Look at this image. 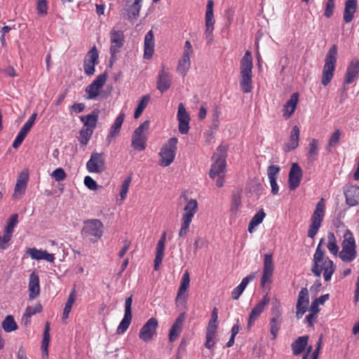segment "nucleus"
I'll return each mask as SVG.
<instances>
[{
    "instance_id": "obj_53",
    "label": "nucleus",
    "mask_w": 359,
    "mask_h": 359,
    "mask_svg": "<svg viewBox=\"0 0 359 359\" xmlns=\"http://www.w3.org/2000/svg\"><path fill=\"white\" fill-rule=\"evenodd\" d=\"M150 100V96L149 95H144L140 101L138 103L137 107L136 108L135 113H134V117L135 118H137L140 116L144 109L147 106Z\"/></svg>"
},
{
    "instance_id": "obj_20",
    "label": "nucleus",
    "mask_w": 359,
    "mask_h": 359,
    "mask_svg": "<svg viewBox=\"0 0 359 359\" xmlns=\"http://www.w3.org/2000/svg\"><path fill=\"white\" fill-rule=\"evenodd\" d=\"M274 271V264L272 254H265L263 264V273L261 278V285L264 287L266 284L271 283V278Z\"/></svg>"
},
{
    "instance_id": "obj_57",
    "label": "nucleus",
    "mask_w": 359,
    "mask_h": 359,
    "mask_svg": "<svg viewBox=\"0 0 359 359\" xmlns=\"http://www.w3.org/2000/svg\"><path fill=\"white\" fill-rule=\"evenodd\" d=\"M282 312L280 303L278 301L273 302L271 308V314L273 316L271 318L282 319Z\"/></svg>"
},
{
    "instance_id": "obj_35",
    "label": "nucleus",
    "mask_w": 359,
    "mask_h": 359,
    "mask_svg": "<svg viewBox=\"0 0 359 359\" xmlns=\"http://www.w3.org/2000/svg\"><path fill=\"white\" fill-rule=\"evenodd\" d=\"M29 292L30 299H34L40 292L39 278L35 272H32L29 276Z\"/></svg>"
},
{
    "instance_id": "obj_10",
    "label": "nucleus",
    "mask_w": 359,
    "mask_h": 359,
    "mask_svg": "<svg viewBox=\"0 0 359 359\" xmlns=\"http://www.w3.org/2000/svg\"><path fill=\"white\" fill-rule=\"evenodd\" d=\"M110 39V62L114 63L117 60V54L121 52L125 43V36L121 30L113 28L109 32Z\"/></svg>"
},
{
    "instance_id": "obj_41",
    "label": "nucleus",
    "mask_w": 359,
    "mask_h": 359,
    "mask_svg": "<svg viewBox=\"0 0 359 359\" xmlns=\"http://www.w3.org/2000/svg\"><path fill=\"white\" fill-rule=\"evenodd\" d=\"M299 134L300 131L299 127L297 126H294L290 133V141L285 145L287 151H289L293 150L299 146Z\"/></svg>"
},
{
    "instance_id": "obj_47",
    "label": "nucleus",
    "mask_w": 359,
    "mask_h": 359,
    "mask_svg": "<svg viewBox=\"0 0 359 359\" xmlns=\"http://www.w3.org/2000/svg\"><path fill=\"white\" fill-rule=\"evenodd\" d=\"M50 323L47 322L46 323V326L44 328L43 332V340L41 341V352H42V356L43 357H48V347L50 341Z\"/></svg>"
},
{
    "instance_id": "obj_42",
    "label": "nucleus",
    "mask_w": 359,
    "mask_h": 359,
    "mask_svg": "<svg viewBox=\"0 0 359 359\" xmlns=\"http://www.w3.org/2000/svg\"><path fill=\"white\" fill-rule=\"evenodd\" d=\"M142 0H135V1L126 9L127 18L133 21L137 19L140 15V11L142 7Z\"/></svg>"
},
{
    "instance_id": "obj_34",
    "label": "nucleus",
    "mask_w": 359,
    "mask_h": 359,
    "mask_svg": "<svg viewBox=\"0 0 359 359\" xmlns=\"http://www.w3.org/2000/svg\"><path fill=\"white\" fill-rule=\"evenodd\" d=\"M358 1L357 0H346L345 2V7L344 11V21L346 23L351 22L353 18L354 14L357 11Z\"/></svg>"
},
{
    "instance_id": "obj_50",
    "label": "nucleus",
    "mask_w": 359,
    "mask_h": 359,
    "mask_svg": "<svg viewBox=\"0 0 359 359\" xmlns=\"http://www.w3.org/2000/svg\"><path fill=\"white\" fill-rule=\"evenodd\" d=\"M30 130L31 129L23 125V126L21 128L20 132L18 133V135L16 136L15 139L13 142V147L15 149L18 148L22 143L27 135L29 133Z\"/></svg>"
},
{
    "instance_id": "obj_36",
    "label": "nucleus",
    "mask_w": 359,
    "mask_h": 359,
    "mask_svg": "<svg viewBox=\"0 0 359 359\" xmlns=\"http://www.w3.org/2000/svg\"><path fill=\"white\" fill-rule=\"evenodd\" d=\"M27 254L29 255L32 259L36 260L44 259L49 262H53L55 260L53 254H49L46 251L40 250L35 248H29L27 251Z\"/></svg>"
},
{
    "instance_id": "obj_62",
    "label": "nucleus",
    "mask_w": 359,
    "mask_h": 359,
    "mask_svg": "<svg viewBox=\"0 0 359 359\" xmlns=\"http://www.w3.org/2000/svg\"><path fill=\"white\" fill-rule=\"evenodd\" d=\"M217 318H218V311L217 309L215 307L211 313V319L208 323V326H210L212 327H218V323H217Z\"/></svg>"
},
{
    "instance_id": "obj_5",
    "label": "nucleus",
    "mask_w": 359,
    "mask_h": 359,
    "mask_svg": "<svg viewBox=\"0 0 359 359\" xmlns=\"http://www.w3.org/2000/svg\"><path fill=\"white\" fill-rule=\"evenodd\" d=\"M198 209V202L196 199L187 200V204L183 209L184 214L182 218L181 228L179 231L180 237H184L187 234L191 221Z\"/></svg>"
},
{
    "instance_id": "obj_7",
    "label": "nucleus",
    "mask_w": 359,
    "mask_h": 359,
    "mask_svg": "<svg viewBox=\"0 0 359 359\" xmlns=\"http://www.w3.org/2000/svg\"><path fill=\"white\" fill-rule=\"evenodd\" d=\"M177 137H171L161 147L159 152L161 158L158 162L161 166H169L174 161L177 149Z\"/></svg>"
},
{
    "instance_id": "obj_4",
    "label": "nucleus",
    "mask_w": 359,
    "mask_h": 359,
    "mask_svg": "<svg viewBox=\"0 0 359 359\" xmlns=\"http://www.w3.org/2000/svg\"><path fill=\"white\" fill-rule=\"evenodd\" d=\"M355 239L353 233L346 229L343 235L341 250L339 251V257L344 262L350 263L357 257Z\"/></svg>"
},
{
    "instance_id": "obj_19",
    "label": "nucleus",
    "mask_w": 359,
    "mask_h": 359,
    "mask_svg": "<svg viewBox=\"0 0 359 359\" xmlns=\"http://www.w3.org/2000/svg\"><path fill=\"white\" fill-rule=\"evenodd\" d=\"M177 119L179 122L178 129L181 134L186 135L189 130V122L191 120L189 114L187 111L183 103L178 104Z\"/></svg>"
},
{
    "instance_id": "obj_44",
    "label": "nucleus",
    "mask_w": 359,
    "mask_h": 359,
    "mask_svg": "<svg viewBox=\"0 0 359 359\" xmlns=\"http://www.w3.org/2000/svg\"><path fill=\"white\" fill-rule=\"evenodd\" d=\"M327 248L329 250V252L333 255L334 256H339V248L337 245V238L332 232H329L327 233Z\"/></svg>"
},
{
    "instance_id": "obj_3",
    "label": "nucleus",
    "mask_w": 359,
    "mask_h": 359,
    "mask_svg": "<svg viewBox=\"0 0 359 359\" xmlns=\"http://www.w3.org/2000/svg\"><path fill=\"white\" fill-rule=\"evenodd\" d=\"M338 48L337 45H332L327 51L323 68L321 83L327 86L333 79L337 60Z\"/></svg>"
},
{
    "instance_id": "obj_46",
    "label": "nucleus",
    "mask_w": 359,
    "mask_h": 359,
    "mask_svg": "<svg viewBox=\"0 0 359 359\" xmlns=\"http://www.w3.org/2000/svg\"><path fill=\"white\" fill-rule=\"evenodd\" d=\"M265 217L266 214L264 210L262 209L259 210L250 220L248 228V231L252 233L254 231L255 228L262 222Z\"/></svg>"
},
{
    "instance_id": "obj_14",
    "label": "nucleus",
    "mask_w": 359,
    "mask_h": 359,
    "mask_svg": "<svg viewBox=\"0 0 359 359\" xmlns=\"http://www.w3.org/2000/svg\"><path fill=\"white\" fill-rule=\"evenodd\" d=\"M107 75L106 73L98 75L96 79L86 88L87 93L86 99L95 100L100 95L102 89L106 83Z\"/></svg>"
},
{
    "instance_id": "obj_43",
    "label": "nucleus",
    "mask_w": 359,
    "mask_h": 359,
    "mask_svg": "<svg viewBox=\"0 0 359 359\" xmlns=\"http://www.w3.org/2000/svg\"><path fill=\"white\" fill-rule=\"evenodd\" d=\"M217 330V327H207L205 346L208 349L212 348L216 343Z\"/></svg>"
},
{
    "instance_id": "obj_52",
    "label": "nucleus",
    "mask_w": 359,
    "mask_h": 359,
    "mask_svg": "<svg viewBox=\"0 0 359 359\" xmlns=\"http://www.w3.org/2000/svg\"><path fill=\"white\" fill-rule=\"evenodd\" d=\"M93 133V130L83 127L79 133V141L80 144L87 145Z\"/></svg>"
},
{
    "instance_id": "obj_25",
    "label": "nucleus",
    "mask_w": 359,
    "mask_h": 359,
    "mask_svg": "<svg viewBox=\"0 0 359 359\" xmlns=\"http://www.w3.org/2000/svg\"><path fill=\"white\" fill-rule=\"evenodd\" d=\"M303 171L297 163H293L290 170L288 185L290 190L296 189L300 184Z\"/></svg>"
},
{
    "instance_id": "obj_64",
    "label": "nucleus",
    "mask_w": 359,
    "mask_h": 359,
    "mask_svg": "<svg viewBox=\"0 0 359 359\" xmlns=\"http://www.w3.org/2000/svg\"><path fill=\"white\" fill-rule=\"evenodd\" d=\"M76 291L75 288H74L72 290V291L70 292L65 306L72 309L73 304H74V302L76 301Z\"/></svg>"
},
{
    "instance_id": "obj_22",
    "label": "nucleus",
    "mask_w": 359,
    "mask_h": 359,
    "mask_svg": "<svg viewBox=\"0 0 359 359\" xmlns=\"http://www.w3.org/2000/svg\"><path fill=\"white\" fill-rule=\"evenodd\" d=\"M309 304V292L306 287H303L299 292L296 304V316L301 318L307 311Z\"/></svg>"
},
{
    "instance_id": "obj_60",
    "label": "nucleus",
    "mask_w": 359,
    "mask_h": 359,
    "mask_svg": "<svg viewBox=\"0 0 359 359\" xmlns=\"http://www.w3.org/2000/svg\"><path fill=\"white\" fill-rule=\"evenodd\" d=\"M341 136V132L339 129L335 130V131L331 135L329 142H328V147H335L338 142H339Z\"/></svg>"
},
{
    "instance_id": "obj_63",
    "label": "nucleus",
    "mask_w": 359,
    "mask_h": 359,
    "mask_svg": "<svg viewBox=\"0 0 359 359\" xmlns=\"http://www.w3.org/2000/svg\"><path fill=\"white\" fill-rule=\"evenodd\" d=\"M84 184L90 190L95 191L97 189V182L90 176L84 178Z\"/></svg>"
},
{
    "instance_id": "obj_13",
    "label": "nucleus",
    "mask_w": 359,
    "mask_h": 359,
    "mask_svg": "<svg viewBox=\"0 0 359 359\" xmlns=\"http://www.w3.org/2000/svg\"><path fill=\"white\" fill-rule=\"evenodd\" d=\"M86 169L91 173H101L106 169L104 153L93 152L86 163Z\"/></svg>"
},
{
    "instance_id": "obj_54",
    "label": "nucleus",
    "mask_w": 359,
    "mask_h": 359,
    "mask_svg": "<svg viewBox=\"0 0 359 359\" xmlns=\"http://www.w3.org/2000/svg\"><path fill=\"white\" fill-rule=\"evenodd\" d=\"M149 128V121H145L137 128L133 133V135L143 137H147L148 130Z\"/></svg>"
},
{
    "instance_id": "obj_30",
    "label": "nucleus",
    "mask_w": 359,
    "mask_h": 359,
    "mask_svg": "<svg viewBox=\"0 0 359 359\" xmlns=\"http://www.w3.org/2000/svg\"><path fill=\"white\" fill-rule=\"evenodd\" d=\"M166 240V232L164 231L158 241L156 248V256L154 259V269L155 271L158 270L160 264L162 263V260L164 257L165 244Z\"/></svg>"
},
{
    "instance_id": "obj_21",
    "label": "nucleus",
    "mask_w": 359,
    "mask_h": 359,
    "mask_svg": "<svg viewBox=\"0 0 359 359\" xmlns=\"http://www.w3.org/2000/svg\"><path fill=\"white\" fill-rule=\"evenodd\" d=\"M132 302H133L132 296L128 297L126 299L124 316H123L122 320L121 321L120 324L118 325L117 330H116V332L119 334L124 333L127 330V329L128 328L129 325L131 323Z\"/></svg>"
},
{
    "instance_id": "obj_2",
    "label": "nucleus",
    "mask_w": 359,
    "mask_h": 359,
    "mask_svg": "<svg viewBox=\"0 0 359 359\" xmlns=\"http://www.w3.org/2000/svg\"><path fill=\"white\" fill-rule=\"evenodd\" d=\"M241 79L240 87L244 93H249L252 91V57L251 52L247 50L241 60Z\"/></svg>"
},
{
    "instance_id": "obj_55",
    "label": "nucleus",
    "mask_w": 359,
    "mask_h": 359,
    "mask_svg": "<svg viewBox=\"0 0 359 359\" xmlns=\"http://www.w3.org/2000/svg\"><path fill=\"white\" fill-rule=\"evenodd\" d=\"M130 182H131L130 177L126 178L124 180V181L123 182L121 187L120 193H119V196H120L121 201H123L126 199L128 189H129Z\"/></svg>"
},
{
    "instance_id": "obj_40",
    "label": "nucleus",
    "mask_w": 359,
    "mask_h": 359,
    "mask_svg": "<svg viewBox=\"0 0 359 359\" xmlns=\"http://www.w3.org/2000/svg\"><path fill=\"white\" fill-rule=\"evenodd\" d=\"M309 341V336L305 335L302 337H298L292 344V353L294 355H298L307 346Z\"/></svg>"
},
{
    "instance_id": "obj_26",
    "label": "nucleus",
    "mask_w": 359,
    "mask_h": 359,
    "mask_svg": "<svg viewBox=\"0 0 359 359\" xmlns=\"http://www.w3.org/2000/svg\"><path fill=\"white\" fill-rule=\"evenodd\" d=\"M172 85V76L168 70L165 69L164 65L161 66V69L158 72L156 88L161 93L167 91Z\"/></svg>"
},
{
    "instance_id": "obj_6",
    "label": "nucleus",
    "mask_w": 359,
    "mask_h": 359,
    "mask_svg": "<svg viewBox=\"0 0 359 359\" xmlns=\"http://www.w3.org/2000/svg\"><path fill=\"white\" fill-rule=\"evenodd\" d=\"M103 224L97 219H88L84 223L81 231L83 238L89 239L92 243L97 242L103 233Z\"/></svg>"
},
{
    "instance_id": "obj_11",
    "label": "nucleus",
    "mask_w": 359,
    "mask_h": 359,
    "mask_svg": "<svg viewBox=\"0 0 359 359\" xmlns=\"http://www.w3.org/2000/svg\"><path fill=\"white\" fill-rule=\"evenodd\" d=\"M194 50L189 41H187L184 43L182 56L179 60L177 71L182 76H185L191 66V56L193 55Z\"/></svg>"
},
{
    "instance_id": "obj_17",
    "label": "nucleus",
    "mask_w": 359,
    "mask_h": 359,
    "mask_svg": "<svg viewBox=\"0 0 359 359\" xmlns=\"http://www.w3.org/2000/svg\"><path fill=\"white\" fill-rule=\"evenodd\" d=\"M359 75V60L356 57L353 58L348 63L346 73L344 75V79L343 82L344 90L346 91L347 88L346 85L353 83L357 80Z\"/></svg>"
},
{
    "instance_id": "obj_23",
    "label": "nucleus",
    "mask_w": 359,
    "mask_h": 359,
    "mask_svg": "<svg viewBox=\"0 0 359 359\" xmlns=\"http://www.w3.org/2000/svg\"><path fill=\"white\" fill-rule=\"evenodd\" d=\"M344 194L346 203L352 207L359 205V187L355 184H348L344 187Z\"/></svg>"
},
{
    "instance_id": "obj_15",
    "label": "nucleus",
    "mask_w": 359,
    "mask_h": 359,
    "mask_svg": "<svg viewBox=\"0 0 359 359\" xmlns=\"http://www.w3.org/2000/svg\"><path fill=\"white\" fill-rule=\"evenodd\" d=\"M158 326V322L156 318H149L140 330L139 338L144 342L150 341L156 335Z\"/></svg>"
},
{
    "instance_id": "obj_12",
    "label": "nucleus",
    "mask_w": 359,
    "mask_h": 359,
    "mask_svg": "<svg viewBox=\"0 0 359 359\" xmlns=\"http://www.w3.org/2000/svg\"><path fill=\"white\" fill-rule=\"evenodd\" d=\"M213 5L214 2L212 0H208L206 11H205V36L208 44H211L213 41V30L215 25V18L213 14Z\"/></svg>"
},
{
    "instance_id": "obj_27",
    "label": "nucleus",
    "mask_w": 359,
    "mask_h": 359,
    "mask_svg": "<svg viewBox=\"0 0 359 359\" xmlns=\"http://www.w3.org/2000/svg\"><path fill=\"white\" fill-rule=\"evenodd\" d=\"M29 180V175L27 170H22L17 178L16 183L14 188V193L13 198L16 199L20 198L25 194L27 182Z\"/></svg>"
},
{
    "instance_id": "obj_32",
    "label": "nucleus",
    "mask_w": 359,
    "mask_h": 359,
    "mask_svg": "<svg viewBox=\"0 0 359 359\" xmlns=\"http://www.w3.org/2000/svg\"><path fill=\"white\" fill-rule=\"evenodd\" d=\"M298 101L299 94L297 93H294L292 94L290 99L283 105V116L285 118V119H288L294 112L297 106Z\"/></svg>"
},
{
    "instance_id": "obj_58",
    "label": "nucleus",
    "mask_w": 359,
    "mask_h": 359,
    "mask_svg": "<svg viewBox=\"0 0 359 359\" xmlns=\"http://www.w3.org/2000/svg\"><path fill=\"white\" fill-rule=\"evenodd\" d=\"M334 1L335 0H327L325 3L324 15L327 18H330L333 15L335 8Z\"/></svg>"
},
{
    "instance_id": "obj_37",
    "label": "nucleus",
    "mask_w": 359,
    "mask_h": 359,
    "mask_svg": "<svg viewBox=\"0 0 359 359\" xmlns=\"http://www.w3.org/2000/svg\"><path fill=\"white\" fill-rule=\"evenodd\" d=\"M80 120L83 123V127L94 130L98 121V111L94 110L89 114L81 116Z\"/></svg>"
},
{
    "instance_id": "obj_45",
    "label": "nucleus",
    "mask_w": 359,
    "mask_h": 359,
    "mask_svg": "<svg viewBox=\"0 0 359 359\" xmlns=\"http://www.w3.org/2000/svg\"><path fill=\"white\" fill-rule=\"evenodd\" d=\"M319 151V141L313 138L309 144L307 156L310 161L313 162L316 160Z\"/></svg>"
},
{
    "instance_id": "obj_38",
    "label": "nucleus",
    "mask_w": 359,
    "mask_h": 359,
    "mask_svg": "<svg viewBox=\"0 0 359 359\" xmlns=\"http://www.w3.org/2000/svg\"><path fill=\"white\" fill-rule=\"evenodd\" d=\"M42 309L43 307L40 303H37L34 306H27L25 313L22 317V323H23L25 326L30 325V318L36 313H41Z\"/></svg>"
},
{
    "instance_id": "obj_31",
    "label": "nucleus",
    "mask_w": 359,
    "mask_h": 359,
    "mask_svg": "<svg viewBox=\"0 0 359 359\" xmlns=\"http://www.w3.org/2000/svg\"><path fill=\"white\" fill-rule=\"evenodd\" d=\"M154 53V36L151 30L149 31L144 36V59L150 60Z\"/></svg>"
},
{
    "instance_id": "obj_61",
    "label": "nucleus",
    "mask_w": 359,
    "mask_h": 359,
    "mask_svg": "<svg viewBox=\"0 0 359 359\" xmlns=\"http://www.w3.org/2000/svg\"><path fill=\"white\" fill-rule=\"evenodd\" d=\"M51 176L54 177L55 181L60 182L66 178L67 174L62 168H58L53 170Z\"/></svg>"
},
{
    "instance_id": "obj_51",
    "label": "nucleus",
    "mask_w": 359,
    "mask_h": 359,
    "mask_svg": "<svg viewBox=\"0 0 359 359\" xmlns=\"http://www.w3.org/2000/svg\"><path fill=\"white\" fill-rule=\"evenodd\" d=\"M282 319L271 318L269 322L270 333L272 335L271 339L275 340L280 329Z\"/></svg>"
},
{
    "instance_id": "obj_33",
    "label": "nucleus",
    "mask_w": 359,
    "mask_h": 359,
    "mask_svg": "<svg viewBox=\"0 0 359 359\" xmlns=\"http://www.w3.org/2000/svg\"><path fill=\"white\" fill-rule=\"evenodd\" d=\"M124 118L125 114L123 113H121L115 119L109 129V134L106 139L108 144H109L111 140L119 134Z\"/></svg>"
},
{
    "instance_id": "obj_18",
    "label": "nucleus",
    "mask_w": 359,
    "mask_h": 359,
    "mask_svg": "<svg viewBox=\"0 0 359 359\" xmlns=\"http://www.w3.org/2000/svg\"><path fill=\"white\" fill-rule=\"evenodd\" d=\"M99 63V54L96 47L94 46L87 53L83 61V70L86 75H93L95 69V66Z\"/></svg>"
},
{
    "instance_id": "obj_59",
    "label": "nucleus",
    "mask_w": 359,
    "mask_h": 359,
    "mask_svg": "<svg viewBox=\"0 0 359 359\" xmlns=\"http://www.w3.org/2000/svg\"><path fill=\"white\" fill-rule=\"evenodd\" d=\"M18 222V215L17 214H14V215H11V217L9 218L8 222H7V225L5 227V230L7 232L13 233V229H14V227L15 226V225L17 224Z\"/></svg>"
},
{
    "instance_id": "obj_48",
    "label": "nucleus",
    "mask_w": 359,
    "mask_h": 359,
    "mask_svg": "<svg viewBox=\"0 0 359 359\" xmlns=\"http://www.w3.org/2000/svg\"><path fill=\"white\" fill-rule=\"evenodd\" d=\"M147 137H140L132 135L131 147L137 151H142L147 147Z\"/></svg>"
},
{
    "instance_id": "obj_39",
    "label": "nucleus",
    "mask_w": 359,
    "mask_h": 359,
    "mask_svg": "<svg viewBox=\"0 0 359 359\" xmlns=\"http://www.w3.org/2000/svg\"><path fill=\"white\" fill-rule=\"evenodd\" d=\"M241 206V194L238 191L233 192L231 197L230 207V217L236 218Z\"/></svg>"
},
{
    "instance_id": "obj_49",
    "label": "nucleus",
    "mask_w": 359,
    "mask_h": 359,
    "mask_svg": "<svg viewBox=\"0 0 359 359\" xmlns=\"http://www.w3.org/2000/svg\"><path fill=\"white\" fill-rule=\"evenodd\" d=\"M2 328L6 332H11L18 330V326L13 316L8 315L2 322Z\"/></svg>"
},
{
    "instance_id": "obj_56",
    "label": "nucleus",
    "mask_w": 359,
    "mask_h": 359,
    "mask_svg": "<svg viewBox=\"0 0 359 359\" xmlns=\"http://www.w3.org/2000/svg\"><path fill=\"white\" fill-rule=\"evenodd\" d=\"M36 11L37 14L40 15H46L48 13L47 0H37Z\"/></svg>"
},
{
    "instance_id": "obj_29",
    "label": "nucleus",
    "mask_w": 359,
    "mask_h": 359,
    "mask_svg": "<svg viewBox=\"0 0 359 359\" xmlns=\"http://www.w3.org/2000/svg\"><path fill=\"white\" fill-rule=\"evenodd\" d=\"M280 171V168L277 165H269L267 168V175L271 187V194L273 195L278 194L279 187L276 181Z\"/></svg>"
},
{
    "instance_id": "obj_8",
    "label": "nucleus",
    "mask_w": 359,
    "mask_h": 359,
    "mask_svg": "<svg viewBox=\"0 0 359 359\" xmlns=\"http://www.w3.org/2000/svg\"><path fill=\"white\" fill-rule=\"evenodd\" d=\"M226 148L222 144L217 147V151L214 153L212 157L213 163L209 172L211 178H215L217 175L224 174L226 168Z\"/></svg>"
},
{
    "instance_id": "obj_9",
    "label": "nucleus",
    "mask_w": 359,
    "mask_h": 359,
    "mask_svg": "<svg viewBox=\"0 0 359 359\" xmlns=\"http://www.w3.org/2000/svg\"><path fill=\"white\" fill-rule=\"evenodd\" d=\"M325 216V201L321 198L316 205L315 210L311 217V224L308 231V236L314 238L317 234Z\"/></svg>"
},
{
    "instance_id": "obj_16",
    "label": "nucleus",
    "mask_w": 359,
    "mask_h": 359,
    "mask_svg": "<svg viewBox=\"0 0 359 359\" xmlns=\"http://www.w3.org/2000/svg\"><path fill=\"white\" fill-rule=\"evenodd\" d=\"M190 286V276L188 271L182 275L180 285L177 293L175 302L177 305L185 306L188 297L187 290Z\"/></svg>"
},
{
    "instance_id": "obj_1",
    "label": "nucleus",
    "mask_w": 359,
    "mask_h": 359,
    "mask_svg": "<svg viewBox=\"0 0 359 359\" xmlns=\"http://www.w3.org/2000/svg\"><path fill=\"white\" fill-rule=\"evenodd\" d=\"M324 239L321 238L316 248L312 261L311 271L316 277H320L323 273L324 280L330 281L335 271L333 262L325 254V250L322 245Z\"/></svg>"
},
{
    "instance_id": "obj_28",
    "label": "nucleus",
    "mask_w": 359,
    "mask_h": 359,
    "mask_svg": "<svg viewBox=\"0 0 359 359\" xmlns=\"http://www.w3.org/2000/svg\"><path fill=\"white\" fill-rule=\"evenodd\" d=\"M186 318V313L184 312L180 313L177 318H176L175 323L172 325L170 332H169V341L170 342H173L178 339L180 337L182 329L184 322Z\"/></svg>"
},
{
    "instance_id": "obj_24",
    "label": "nucleus",
    "mask_w": 359,
    "mask_h": 359,
    "mask_svg": "<svg viewBox=\"0 0 359 359\" xmlns=\"http://www.w3.org/2000/svg\"><path fill=\"white\" fill-rule=\"evenodd\" d=\"M270 299L265 295L263 299L252 309L248 318L247 328L249 330L259 318L261 313L264 311L265 307L269 303Z\"/></svg>"
}]
</instances>
